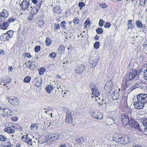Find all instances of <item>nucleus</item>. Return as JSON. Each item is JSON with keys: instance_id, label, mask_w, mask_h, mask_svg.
Segmentation results:
<instances>
[{"instance_id": "f257e3e1", "label": "nucleus", "mask_w": 147, "mask_h": 147, "mask_svg": "<svg viewBox=\"0 0 147 147\" xmlns=\"http://www.w3.org/2000/svg\"><path fill=\"white\" fill-rule=\"evenodd\" d=\"M137 101L134 102L135 108L138 109H142L147 102V94H141L137 96Z\"/></svg>"}, {"instance_id": "f03ea898", "label": "nucleus", "mask_w": 147, "mask_h": 147, "mask_svg": "<svg viewBox=\"0 0 147 147\" xmlns=\"http://www.w3.org/2000/svg\"><path fill=\"white\" fill-rule=\"evenodd\" d=\"M137 74L136 71L134 70L130 72L129 74L127 75L126 77V80L124 84L125 86L127 87L131 84L132 80L134 79Z\"/></svg>"}, {"instance_id": "7ed1b4c3", "label": "nucleus", "mask_w": 147, "mask_h": 147, "mask_svg": "<svg viewBox=\"0 0 147 147\" xmlns=\"http://www.w3.org/2000/svg\"><path fill=\"white\" fill-rule=\"evenodd\" d=\"M63 111L66 113L65 121L67 123H70L72 122V115L71 112L67 108H63Z\"/></svg>"}, {"instance_id": "20e7f679", "label": "nucleus", "mask_w": 147, "mask_h": 147, "mask_svg": "<svg viewBox=\"0 0 147 147\" xmlns=\"http://www.w3.org/2000/svg\"><path fill=\"white\" fill-rule=\"evenodd\" d=\"M132 110L129 109L127 113H125L121 116V121L123 124L124 125L126 126L129 122L128 115H130L131 116H132Z\"/></svg>"}, {"instance_id": "39448f33", "label": "nucleus", "mask_w": 147, "mask_h": 147, "mask_svg": "<svg viewBox=\"0 0 147 147\" xmlns=\"http://www.w3.org/2000/svg\"><path fill=\"white\" fill-rule=\"evenodd\" d=\"M91 91L92 92V97L93 98L94 97L98 103V104L99 105L100 104L99 102L100 99L99 98H98L100 94L98 90L96 87H94L92 89Z\"/></svg>"}, {"instance_id": "423d86ee", "label": "nucleus", "mask_w": 147, "mask_h": 147, "mask_svg": "<svg viewBox=\"0 0 147 147\" xmlns=\"http://www.w3.org/2000/svg\"><path fill=\"white\" fill-rule=\"evenodd\" d=\"M30 6V3L28 1L23 0L20 4L22 9L24 10L26 9L29 10V7Z\"/></svg>"}, {"instance_id": "0eeeda50", "label": "nucleus", "mask_w": 147, "mask_h": 147, "mask_svg": "<svg viewBox=\"0 0 147 147\" xmlns=\"http://www.w3.org/2000/svg\"><path fill=\"white\" fill-rule=\"evenodd\" d=\"M8 100L9 102L12 105H18L19 104L18 99L16 97H11Z\"/></svg>"}, {"instance_id": "6e6552de", "label": "nucleus", "mask_w": 147, "mask_h": 147, "mask_svg": "<svg viewBox=\"0 0 147 147\" xmlns=\"http://www.w3.org/2000/svg\"><path fill=\"white\" fill-rule=\"evenodd\" d=\"M92 117L99 120L103 119V115L100 113H96L92 111L90 113Z\"/></svg>"}, {"instance_id": "1a4fd4ad", "label": "nucleus", "mask_w": 147, "mask_h": 147, "mask_svg": "<svg viewBox=\"0 0 147 147\" xmlns=\"http://www.w3.org/2000/svg\"><path fill=\"white\" fill-rule=\"evenodd\" d=\"M22 139L25 142L27 143L28 144H30V146H32L33 145H34V144H35V142H33V143H32L31 140H30L27 136L24 135L23 136Z\"/></svg>"}, {"instance_id": "9d476101", "label": "nucleus", "mask_w": 147, "mask_h": 147, "mask_svg": "<svg viewBox=\"0 0 147 147\" xmlns=\"http://www.w3.org/2000/svg\"><path fill=\"white\" fill-rule=\"evenodd\" d=\"M130 140L129 137H121L119 139V141L122 144H125L129 142Z\"/></svg>"}, {"instance_id": "9b49d317", "label": "nucleus", "mask_w": 147, "mask_h": 147, "mask_svg": "<svg viewBox=\"0 0 147 147\" xmlns=\"http://www.w3.org/2000/svg\"><path fill=\"white\" fill-rule=\"evenodd\" d=\"M25 64L27 67L31 70L34 69L36 66V64L34 61L31 62L30 61L26 62Z\"/></svg>"}, {"instance_id": "f8f14e48", "label": "nucleus", "mask_w": 147, "mask_h": 147, "mask_svg": "<svg viewBox=\"0 0 147 147\" xmlns=\"http://www.w3.org/2000/svg\"><path fill=\"white\" fill-rule=\"evenodd\" d=\"M13 30H10L8 31L5 33L3 35V37L5 38V39L8 40L9 38H11L13 34Z\"/></svg>"}, {"instance_id": "ddd939ff", "label": "nucleus", "mask_w": 147, "mask_h": 147, "mask_svg": "<svg viewBox=\"0 0 147 147\" xmlns=\"http://www.w3.org/2000/svg\"><path fill=\"white\" fill-rule=\"evenodd\" d=\"M3 112V115L5 117L11 116L12 115V112L11 110L8 108L4 109Z\"/></svg>"}, {"instance_id": "4468645a", "label": "nucleus", "mask_w": 147, "mask_h": 147, "mask_svg": "<svg viewBox=\"0 0 147 147\" xmlns=\"http://www.w3.org/2000/svg\"><path fill=\"white\" fill-rule=\"evenodd\" d=\"M84 68V67L82 65H78L75 68V71L77 73L79 74L83 71Z\"/></svg>"}, {"instance_id": "2eb2a0df", "label": "nucleus", "mask_w": 147, "mask_h": 147, "mask_svg": "<svg viewBox=\"0 0 147 147\" xmlns=\"http://www.w3.org/2000/svg\"><path fill=\"white\" fill-rule=\"evenodd\" d=\"M98 60L96 59H92L90 61V66L91 68H94L97 65Z\"/></svg>"}, {"instance_id": "dca6fc26", "label": "nucleus", "mask_w": 147, "mask_h": 147, "mask_svg": "<svg viewBox=\"0 0 147 147\" xmlns=\"http://www.w3.org/2000/svg\"><path fill=\"white\" fill-rule=\"evenodd\" d=\"M119 93L118 90H115L112 94L113 99V100L117 99L119 98Z\"/></svg>"}, {"instance_id": "f3484780", "label": "nucleus", "mask_w": 147, "mask_h": 147, "mask_svg": "<svg viewBox=\"0 0 147 147\" xmlns=\"http://www.w3.org/2000/svg\"><path fill=\"white\" fill-rule=\"evenodd\" d=\"M113 86V84L111 81H109L106 83L105 88H107L109 90H110V92H111V90Z\"/></svg>"}, {"instance_id": "a211bd4d", "label": "nucleus", "mask_w": 147, "mask_h": 147, "mask_svg": "<svg viewBox=\"0 0 147 147\" xmlns=\"http://www.w3.org/2000/svg\"><path fill=\"white\" fill-rule=\"evenodd\" d=\"M0 15H1V16L3 17V18H5L8 17L9 14L7 11L4 9H3L2 12L0 13Z\"/></svg>"}, {"instance_id": "6ab92c4d", "label": "nucleus", "mask_w": 147, "mask_h": 147, "mask_svg": "<svg viewBox=\"0 0 147 147\" xmlns=\"http://www.w3.org/2000/svg\"><path fill=\"white\" fill-rule=\"evenodd\" d=\"M0 26L2 29L5 30L7 29L8 26H9V25L7 22H3L2 23H0Z\"/></svg>"}, {"instance_id": "aec40b11", "label": "nucleus", "mask_w": 147, "mask_h": 147, "mask_svg": "<svg viewBox=\"0 0 147 147\" xmlns=\"http://www.w3.org/2000/svg\"><path fill=\"white\" fill-rule=\"evenodd\" d=\"M4 131L8 134H13L15 132L14 130L11 129L10 127L5 128Z\"/></svg>"}, {"instance_id": "412c9836", "label": "nucleus", "mask_w": 147, "mask_h": 147, "mask_svg": "<svg viewBox=\"0 0 147 147\" xmlns=\"http://www.w3.org/2000/svg\"><path fill=\"white\" fill-rule=\"evenodd\" d=\"M128 25L127 26L128 29H133L134 27V24L132 22V20H130L128 21Z\"/></svg>"}, {"instance_id": "4be33fe9", "label": "nucleus", "mask_w": 147, "mask_h": 147, "mask_svg": "<svg viewBox=\"0 0 147 147\" xmlns=\"http://www.w3.org/2000/svg\"><path fill=\"white\" fill-rule=\"evenodd\" d=\"M114 122V120L111 118H108L106 122V123L109 125H110L113 124Z\"/></svg>"}, {"instance_id": "5701e85b", "label": "nucleus", "mask_w": 147, "mask_h": 147, "mask_svg": "<svg viewBox=\"0 0 147 147\" xmlns=\"http://www.w3.org/2000/svg\"><path fill=\"white\" fill-rule=\"evenodd\" d=\"M53 89V86L51 85H47L46 88V90L48 93H50Z\"/></svg>"}, {"instance_id": "b1692460", "label": "nucleus", "mask_w": 147, "mask_h": 147, "mask_svg": "<svg viewBox=\"0 0 147 147\" xmlns=\"http://www.w3.org/2000/svg\"><path fill=\"white\" fill-rule=\"evenodd\" d=\"M38 125L37 124L35 123L32 124L30 127V128L31 130L34 131L38 129Z\"/></svg>"}, {"instance_id": "393cba45", "label": "nucleus", "mask_w": 147, "mask_h": 147, "mask_svg": "<svg viewBox=\"0 0 147 147\" xmlns=\"http://www.w3.org/2000/svg\"><path fill=\"white\" fill-rule=\"evenodd\" d=\"M52 136L53 138V139L55 141L58 140L60 137L59 134L57 133L53 134L52 135Z\"/></svg>"}, {"instance_id": "a878e982", "label": "nucleus", "mask_w": 147, "mask_h": 147, "mask_svg": "<svg viewBox=\"0 0 147 147\" xmlns=\"http://www.w3.org/2000/svg\"><path fill=\"white\" fill-rule=\"evenodd\" d=\"M141 83H136L134 84L132 87L131 88V89L132 90H133L136 88H138L141 86Z\"/></svg>"}, {"instance_id": "bb28decb", "label": "nucleus", "mask_w": 147, "mask_h": 147, "mask_svg": "<svg viewBox=\"0 0 147 147\" xmlns=\"http://www.w3.org/2000/svg\"><path fill=\"white\" fill-rule=\"evenodd\" d=\"M84 139L82 137L76 139V141L78 144H81L83 142Z\"/></svg>"}, {"instance_id": "cd10ccee", "label": "nucleus", "mask_w": 147, "mask_h": 147, "mask_svg": "<svg viewBox=\"0 0 147 147\" xmlns=\"http://www.w3.org/2000/svg\"><path fill=\"white\" fill-rule=\"evenodd\" d=\"M51 42V39L48 38H47L45 40V43L47 46L50 45Z\"/></svg>"}, {"instance_id": "c85d7f7f", "label": "nucleus", "mask_w": 147, "mask_h": 147, "mask_svg": "<svg viewBox=\"0 0 147 147\" xmlns=\"http://www.w3.org/2000/svg\"><path fill=\"white\" fill-rule=\"evenodd\" d=\"M45 71V69L43 67L40 68L39 70V74L40 75H42Z\"/></svg>"}, {"instance_id": "c756f323", "label": "nucleus", "mask_w": 147, "mask_h": 147, "mask_svg": "<svg viewBox=\"0 0 147 147\" xmlns=\"http://www.w3.org/2000/svg\"><path fill=\"white\" fill-rule=\"evenodd\" d=\"M16 20V19L15 18H14L13 17L11 18H10L7 21V23L9 25V24L12 22H14Z\"/></svg>"}, {"instance_id": "7c9ffc66", "label": "nucleus", "mask_w": 147, "mask_h": 147, "mask_svg": "<svg viewBox=\"0 0 147 147\" xmlns=\"http://www.w3.org/2000/svg\"><path fill=\"white\" fill-rule=\"evenodd\" d=\"M47 142L49 141L50 142L55 141L53 139V138L52 137V136L51 135L48 136V137L47 138Z\"/></svg>"}, {"instance_id": "2f4dec72", "label": "nucleus", "mask_w": 147, "mask_h": 147, "mask_svg": "<svg viewBox=\"0 0 147 147\" xmlns=\"http://www.w3.org/2000/svg\"><path fill=\"white\" fill-rule=\"evenodd\" d=\"M136 26L139 28H142V24L141 22L140 21H138L136 22Z\"/></svg>"}, {"instance_id": "473e14b6", "label": "nucleus", "mask_w": 147, "mask_h": 147, "mask_svg": "<svg viewBox=\"0 0 147 147\" xmlns=\"http://www.w3.org/2000/svg\"><path fill=\"white\" fill-rule=\"evenodd\" d=\"M7 139V138L5 136L3 135H0V141H5Z\"/></svg>"}, {"instance_id": "72a5a7b5", "label": "nucleus", "mask_w": 147, "mask_h": 147, "mask_svg": "<svg viewBox=\"0 0 147 147\" xmlns=\"http://www.w3.org/2000/svg\"><path fill=\"white\" fill-rule=\"evenodd\" d=\"M31 80V78L29 76H26L24 80V82L26 83H29Z\"/></svg>"}, {"instance_id": "f704fd0d", "label": "nucleus", "mask_w": 147, "mask_h": 147, "mask_svg": "<svg viewBox=\"0 0 147 147\" xmlns=\"http://www.w3.org/2000/svg\"><path fill=\"white\" fill-rule=\"evenodd\" d=\"M44 22L42 20H39L37 22L38 25L40 27H43Z\"/></svg>"}, {"instance_id": "c9c22d12", "label": "nucleus", "mask_w": 147, "mask_h": 147, "mask_svg": "<svg viewBox=\"0 0 147 147\" xmlns=\"http://www.w3.org/2000/svg\"><path fill=\"white\" fill-rule=\"evenodd\" d=\"M66 23L65 21H63L61 23V26L62 27L63 29H66V26H65Z\"/></svg>"}, {"instance_id": "e433bc0d", "label": "nucleus", "mask_w": 147, "mask_h": 147, "mask_svg": "<svg viewBox=\"0 0 147 147\" xmlns=\"http://www.w3.org/2000/svg\"><path fill=\"white\" fill-rule=\"evenodd\" d=\"M96 31L97 33L101 34L103 32V30L101 28H99L96 30Z\"/></svg>"}, {"instance_id": "4c0bfd02", "label": "nucleus", "mask_w": 147, "mask_h": 147, "mask_svg": "<svg viewBox=\"0 0 147 147\" xmlns=\"http://www.w3.org/2000/svg\"><path fill=\"white\" fill-rule=\"evenodd\" d=\"M94 47L96 49H97L100 46V43L99 42H97L95 43L94 44Z\"/></svg>"}, {"instance_id": "58836bf2", "label": "nucleus", "mask_w": 147, "mask_h": 147, "mask_svg": "<svg viewBox=\"0 0 147 147\" xmlns=\"http://www.w3.org/2000/svg\"><path fill=\"white\" fill-rule=\"evenodd\" d=\"M143 125L146 127L144 129L145 131H147V120H144L143 122Z\"/></svg>"}, {"instance_id": "ea45409f", "label": "nucleus", "mask_w": 147, "mask_h": 147, "mask_svg": "<svg viewBox=\"0 0 147 147\" xmlns=\"http://www.w3.org/2000/svg\"><path fill=\"white\" fill-rule=\"evenodd\" d=\"M137 125H138V122L134 121L133 122V123L131 124V126L132 127L134 128H135V126H136Z\"/></svg>"}, {"instance_id": "a19ab883", "label": "nucleus", "mask_w": 147, "mask_h": 147, "mask_svg": "<svg viewBox=\"0 0 147 147\" xmlns=\"http://www.w3.org/2000/svg\"><path fill=\"white\" fill-rule=\"evenodd\" d=\"M49 56L50 57L52 58H55L56 57V54L55 53L53 52L51 53L49 55Z\"/></svg>"}, {"instance_id": "79ce46f5", "label": "nucleus", "mask_w": 147, "mask_h": 147, "mask_svg": "<svg viewBox=\"0 0 147 147\" xmlns=\"http://www.w3.org/2000/svg\"><path fill=\"white\" fill-rule=\"evenodd\" d=\"M55 30H58L60 28V26L59 24H55L54 25Z\"/></svg>"}, {"instance_id": "37998d69", "label": "nucleus", "mask_w": 147, "mask_h": 147, "mask_svg": "<svg viewBox=\"0 0 147 147\" xmlns=\"http://www.w3.org/2000/svg\"><path fill=\"white\" fill-rule=\"evenodd\" d=\"M40 46H36L34 48L35 51L36 52H37L40 51Z\"/></svg>"}, {"instance_id": "c03bdc74", "label": "nucleus", "mask_w": 147, "mask_h": 147, "mask_svg": "<svg viewBox=\"0 0 147 147\" xmlns=\"http://www.w3.org/2000/svg\"><path fill=\"white\" fill-rule=\"evenodd\" d=\"M105 22V21H103L102 20H100L99 22V24L100 26L102 27L103 26V23Z\"/></svg>"}, {"instance_id": "a18cd8bd", "label": "nucleus", "mask_w": 147, "mask_h": 147, "mask_svg": "<svg viewBox=\"0 0 147 147\" xmlns=\"http://www.w3.org/2000/svg\"><path fill=\"white\" fill-rule=\"evenodd\" d=\"M90 23L89 21H86L84 23V26L86 28L89 27L90 26Z\"/></svg>"}, {"instance_id": "49530a36", "label": "nucleus", "mask_w": 147, "mask_h": 147, "mask_svg": "<svg viewBox=\"0 0 147 147\" xmlns=\"http://www.w3.org/2000/svg\"><path fill=\"white\" fill-rule=\"evenodd\" d=\"M146 0H140L139 4L141 6H144Z\"/></svg>"}, {"instance_id": "de8ad7c7", "label": "nucleus", "mask_w": 147, "mask_h": 147, "mask_svg": "<svg viewBox=\"0 0 147 147\" xmlns=\"http://www.w3.org/2000/svg\"><path fill=\"white\" fill-rule=\"evenodd\" d=\"M33 9L34 10V11H34V13L36 14L39 11V8L38 7H34L33 8Z\"/></svg>"}, {"instance_id": "09e8293b", "label": "nucleus", "mask_w": 147, "mask_h": 147, "mask_svg": "<svg viewBox=\"0 0 147 147\" xmlns=\"http://www.w3.org/2000/svg\"><path fill=\"white\" fill-rule=\"evenodd\" d=\"M144 74L145 79L147 80V69L144 71Z\"/></svg>"}, {"instance_id": "8fccbe9b", "label": "nucleus", "mask_w": 147, "mask_h": 147, "mask_svg": "<svg viewBox=\"0 0 147 147\" xmlns=\"http://www.w3.org/2000/svg\"><path fill=\"white\" fill-rule=\"evenodd\" d=\"M85 5V4L83 2H80L78 4V6L81 8L83 7Z\"/></svg>"}, {"instance_id": "3c124183", "label": "nucleus", "mask_w": 147, "mask_h": 147, "mask_svg": "<svg viewBox=\"0 0 147 147\" xmlns=\"http://www.w3.org/2000/svg\"><path fill=\"white\" fill-rule=\"evenodd\" d=\"M100 6L102 8H105L107 7V6L105 3H103L100 4Z\"/></svg>"}, {"instance_id": "603ef678", "label": "nucleus", "mask_w": 147, "mask_h": 147, "mask_svg": "<svg viewBox=\"0 0 147 147\" xmlns=\"http://www.w3.org/2000/svg\"><path fill=\"white\" fill-rule=\"evenodd\" d=\"M33 18V16L32 14H29L28 17V21H31Z\"/></svg>"}, {"instance_id": "864d4df0", "label": "nucleus", "mask_w": 147, "mask_h": 147, "mask_svg": "<svg viewBox=\"0 0 147 147\" xmlns=\"http://www.w3.org/2000/svg\"><path fill=\"white\" fill-rule=\"evenodd\" d=\"M111 25V24L110 23L107 22L104 25V27L105 28H109L110 27Z\"/></svg>"}, {"instance_id": "5fc2aeb1", "label": "nucleus", "mask_w": 147, "mask_h": 147, "mask_svg": "<svg viewBox=\"0 0 147 147\" xmlns=\"http://www.w3.org/2000/svg\"><path fill=\"white\" fill-rule=\"evenodd\" d=\"M79 20V18L76 17L74 19L73 22L75 23H78Z\"/></svg>"}, {"instance_id": "6e6d98bb", "label": "nucleus", "mask_w": 147, "mask_h": 147, "mask_svg": "<svg viewBox=\"0 0 147 147\" xmlns=\"http://www.w3.org/2000/svg\"><path fill=\"white\" fill-rule=\"evenodd\" d=\"M11 120L12 121H16L18 120V118L16 117H14L11 118Z\"/></svg>"}, {"instance_id": "4d7b16f0", "label": "nucleus", "mask_w": 147, "mask_h": 147, "mask_svg": "<svg viewBox=\"0 0 147 147\" xmlns=\"http://www.w3.org/2000/svg\"><path fill=\"white\" fill-rule=\"evenodd\" d=\"M16 124H15V125H12L10 127L11 128V129H13L15 130V129H16Z\"/></svg>"}, {"instance_id": "13d9d810", "label": "nucleus", "mask_w": 147, "mask_h": 147, "mask_svg": "<svg viewBox=\"0 0 147 147\" xmlns=\"http://www.w3.org/2000/svg\"><path fill=\"white\" fill-rule=\"evenodd\" d=\"M64 49V46L63 45H61L59 48V50H61L62 51V50H63Z\"/></svg>"}, {"instance_id": "bf43d9fd", "label": "nucleus", "mask_w": 147, "mask_h": 147, "mask_svg": "<svg viewBox=\"0 0 147 147\" xmlns=\"http://www.w3.org/2000/svg\"><path fill=\"white\" fill-rule=\"evenodd\" d=\"M16 129H19V130H22V128L19 125L16 124Z\"/></svg>"}, {"instance_id": "052dcab7", "label": "nucleus", "mask_w": 147, "mask_h": 147, "mask_svg": "<svg viewBox=\"0 0 147 147\" xmlns=\"http://www.w3.org/2000/svg\"><path fill=\"white\" fill-rule=\"evenodd\" d=\"M5 53V51L3 50H0V55H4Z\"/></svg>"}, {"instance_id": "680f3d73", "label": "nucleus", "mask_w": 147, "mask_h": 147, "mask_svg": "<svg viewBox=\"0 0 147 147\" xmlns=\"http://www.w3.org/2000/svg\"><path fill=\"white\" fill-rule=\"evenodd\" d=\"M8 69L9 71H11L13 70V68L11 66H9L8 67Z\"/></svg>"}, {"instance_id": "e2e57ef3", "label": "nucleus", "mask_w": 147, "mask_h": 147, "mask_svg": "<svg viewBox=\"0 0 147 147\" xmlns=\"http://www.w3.org/2000/svg\"><path fill=\"white\" fill-rule=\"evenodd\" d=\"M25 55L26 57H27L28 58H30L31 57V55L30 54V53H26Z\"/></svg>"}, {"instance_id": "0e129e2a", "label": "nucleus", "mask_w": 147, "mask_h": 147, "mask_svg": "<svg viewBox=\"0 0 147 147\" xmlns=\"http://www.w3.org/2000/svg\"><path fill=\"white\" fill-rule=\"evenodd\" d=\"M133 147H142V146L140 144H137L134 145Z\"/></svg>"}, {"instance_id": "69168bd1", "label": "nucleus", "mask_w": 147, "mask_h": 147, "mask_svg": "<svg viewBox=\"0 0 147 147\" xmlns=\"http://www.w3.org/2000/svg\"><path fill=\"white\" fill-rule=\"evenodd\" d=\"M4 18H3V17L1 16L0 15V22H1L3 21V20H4Z\"/></svg>"}, {"instance_id": "338daca9", "label": "nucleus", "mask_w": 147, "mask_h": 147, "mask_svg": "<svg viewBox=\"0 0 147 147\" xmlns=\"http://www.w3.org/2000/svg\"><path fill=\"white\" fill-rule=\"evenodd\" d=\"M12 144L11 143H9V144L7 146H3V147H10L11 146Z\"/></svg>"}, {"instance_id": "774afa93", "label": "nucleus", "mask_w": 147, "mask_h": 147, "mask_svg": "<svg viewBox=\"0 0 147 147\" xmlns=\"http://www.w3.org/2000/svg\"><path fill=\"white\" fill-rule=\"evenodd\" d=\"M66 144H63L62 145H61L59 147H67V146L66 145Z\"/></svg>"}]
</instances>
